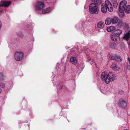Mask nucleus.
Returning <instances> with one entry per match:
<instances>
[{
    "mask_svg": "<svg viewBox=\"0 0 130 130\" xmlns=\"http://www.w3.org/2000/svg\"><path fill=\"white\" fill-rule=\"evenodd\" d=\"M92 2H93L90 4L89 7V11L92 14H97L99 12V8L97 5H99L102 3V0H91Z\"/></svg>",
    "mask_w": 130,
    "mask_h": 130,
    "instance_id": "f257e3e1",
    "label": "nucleus"
},
{
    "mask_svg": "<svg viewBox=\"0 0 130 130\" xmlns=\"http://www.w3.org/2000/svg\"><path fill=\"white\" fill-rule=\"evenodd\" d=\"M101 77L102 80L104 81L107 84L109 83L110 82H112L117 78L116 74L111 72L108 74L105 71L102 73Z\"/></svg>",
    "mask_w": 130,
    "mask_h": 130,
    "instance_id": "f03ea898",
    "label": "nucleus"
},
{
    "mask_svg": "<svg viewBox=\"0 0 130 130\" xmlns=\"http://www.w3.org/2000/svg\"><path fill=\"white\" fill-rule=\"evenodd\" d=\"M126 4V1L124 0L120 2L119 8V11L120 12L123 13L125 11L127 14L130 13V5H128L125 7Z\"/></svg>",
    "mask_w": 130,
    "mask_h": 130,
    "instance_id": "7ed1b4c3",
    "label": "nucleus"
},
{
    "mask_svg": "<svg viewBox=\"0 0 130 130\" xmlns=\"http://www.w3.org/2000/svg\"><path fill=\"white\" fill-rule=\"evenodd\" d=\"M122 32V31L121 30H116L115 33H112L111 35V40L114 41H118V42H119L120 41V36Z\"/></svg>",
    "mask_w": 130,
    "mask_h": 130,
    "instance_id": "20e7f679",
    "label": "nucleus"
},
{
    "mask_svg": "<svg viewBox=\"0 0 130 130\" xmlns=\"http://www.w3.org/2000/svg\"><path fill=\"white\" fill-rule=\"evenodd\" d=\"M24 53L21 52H15L14 54V58L17 61H19L23 59V58Z\"/></svg>",
    "mask_w": 130,
    "mask_h": 130,
    "instance_id": "39448f33",
    "label": "nucleus"
},
{
    "mask_svg": "<svg viewBox=\"0 0 130 130\" xmlns=\"http://www.w3.org/2000/svg\"><path fill=\"white\" fill-rule=\"evenodd\" d=\"M44 3L41 1H38L35 5V8L36 10H42L44 7Z\"/></svg>",
    "mask_w": 130,
    "mask_h": 130,
    "instance_id": "423d86ee",
    "label": "nucleus"
},
{
    "mask_svg": "<svg viewBox=\"0 0 130 130\" xmlns=\"http://www.w3.org/2000/svg\"><path fill=\"white\" fill-rule=\"evenodd\" d=\"M109 56L111 59L121 62L122 61V58L121 57L117 54H115L113 55L111 54H109Z\"/></svg>",
    "mask_w": 130,
    "mask_h": 130,
    "instance_id": "0eeeda50",
    "label": "nucleus"
},
{
    "mask_svg": "<svg viewBox=\"0 0 130 130\" xmlns=\"http://www.w3.org/2000/svg\"><path fill=\"white\" fill-rule=\"evenodd\" d=\"M118 104L120 107L123 109H125L126 108L127 103L126 101L124 100H122L119 101Z\"/></svg>",
    "mask_w": 130,
    "mask_h": 130,
    "instance_id": "6e6552de",
    "label": "nucleus"
},
{
    "mask_svg": "<svg viewBox=\"0 0 130 130\" xmlns=\"http://www.w3.org/2000/svg\"><path fill=\"white\" fill-rule=\"evenodd\" d=\"M10 1H0V7H8L11 4Z\"/></svg>",
    "mask_w": 130,
    "mask_h": 130,
    "instance_id": "1a4fd4ad",
    "label": "nucleus"
},
{
    "mask_svg": "<svg viewBox=\"0 0 130 130\" xmlns=\"http://www.w3.org/2000/svg\"><path fill=\"white\" fill-rule=\"evenodd\" d=\"M116 42H117V44L114 43H110L109 45V47L112 49H117L119 47V46H120V45H119L118 44L120 43V41L119 42H118V41Z\"/></svg>",
    "mask_w": 130,
    "mask_h": 130,
    "instance_id": "9d476101",
    "label": "nucleus"
},
{
    "mask_svg": "<svg viewBox=\"0 0 130 130\" xmlns=\"http://www.w3.org/2000/svg\"><path fill=\"white\" fill-rule=\"evenodd\" d=\"M108 7L104 3L102 4L101 6V11L103 13H106Z\"/></svg>",
    "mask_w": 130,
    "mask_h": 130,
    "instance_id": "9b49d317",
    "label": "nucleus"
},
{
    "mask_svg": "<svg viewBox=\"0 0 130 130\" xmlns=\"http://www.w3.org/2000/svg\"><path fill=\"white\" fill-rule=\"evenodd\" d=\"M110 67L115 71H118L119 69V68L117 66V63H113L111 66Z\"/></svg>",
    "mask_w": 130,
    "mask_h": 130,
    "instance_id": "f8f14e48",
    "label": "nucleus"
},
{
    "mask_svg": "<svg viewBox=\"0 0 130 130\" xmlns=\"http://www.w3.org/2000/svg\"><path fill=\"white\" fill-rule=\"evenodd\" d=\"M105 24L102 21L99 22L97 24L98 27L99 28H102L104 27Z\"/></svg>",
    "mask_w": 130,
    "mask_h": 130,
    "instance_id": "ddd939ff",
    "label": "nucleus"
},
{
    "mask_svg": "<svg viewBox=\"0 0 130 130\" xmlns=\"http://www.w3.org/2000/svg\"><path fill=\"white\" fill-rule=\"evenodd\" d=\"M112 24H115L117 23L118 21L119 18L117 16L114 17L112 19L111 18Z\"/></svg>",
    "mask_w": 130,
    "mask_h": 130,
    "instance_id": "4468645a",
    "label": "nucleus"
},
{
    "mask_svg": "<svg viewBox=\"0 0 130 130\" xmlns=\"http://www.w3.org/2000/svg\"><path fill=\"white\" fill-rule=\"evenodd\" d=\"M105 23L107 25L110 24L111 23H112L111 18L109 17L107 18L105 21Z\"/></svg>",
    "mask_w": 130,
    "mask_h": 130,
    "instance_id": "2eb2a0df",
    "label": "nucleus"
},
{
    "mask_svg": "<svg viewBox=\"0 0 130 130\" xmlns=\"http://www.w3.org/2000/svg\"><path fill=\"white\" fill-rule=\"evenodd\" d=\"M130 37V33L129 31L127 32L123 38L126 40L127 41L129 40Z\"/></svg>",
    "mask_w": 130,
    "mask_h": 130,
    "instance_id": "dca6fc26",
    "label": "nucleus"
},
{
    "mask_svg": "<svg viewBox=\"0 0 130 130\" xmlns=\"http://www.w3.org/2000/svg\"><path fill=\"white\" fill-rule=\"evenodd\" d=\"M52 8L51 7H49L47 8H46L44 10H43L42 13V14H44L46 13H47L50 12Z\"/></svg>",
    "mask_w": 130,
    "mask_h": 130,
    "instance_id": "f3484780",
    "label": "nucleus"
},
{
    "mask_svg": "<svg viewBox=\"0 0 130 130\" xmlns=\"http://www.w3.org/2000/svg\"><path fill=\"white\" fill-rule=\"evenodd\" d=\"M115 28L114 26H111L107 27V28L106 30L108 32H110L113 31Z\"/></svg>",
    "mask_w": 130,
    "mask_h": 130,
    "instance_id": "a211bd4d",
    "label": "nucleus"
},
{
    "mask_svg": "<svg viewBox=\"0 0 130 130\" xmlns=\"http://www.w3.org/2000/svg\"><path fill=\"white\" fill-rule=\"evenodd\" d=\"M70 61L71 62H73L74 63V64H75L77 62L76 60V58L75 57H72L70 58Z\"/></svg>",
    "mask_w": 130,
    "mask_h": 130,
    "instance_id": "6ab92c4d",
    "label": "nucleus"
},
{
    "mask_svg": "<svg viewBox=\"0 0 130 130\" xmlns=\"http://www.w3.org/2000/svg\"><path fill=\"white\" fill-rule=\"evenodd\" d=\"M106 6L108 7L109 6H111V5H112L110 2L107 0H106L105 2V3L104 4Z\"/></svg>",
    "mask_w": 130,
    "mask_h": 130,
    "instance_id": "aec40b11",
    "label": "nucleus"
},
{
    "mask_svg": "<svg viewBox=\"0 0 130 130\" xmlns=\"http://www.w3.org/2000/svg\"><path fill=\"white\" fill-rule=\"evenodd\" d=\"M16 34L17 35L20 37L22 38L23 37V34L21 31L17 32Z\"/></svg>",
    "mask_w": 130,
    "mask_h": 130,
    "instance_id": "412c9836",
    "label": "nucleus"
},
{
    "mask_svg": "<svg viewBox=\"0 0 130 130\" xmlns=\"http://www.w3.org/2000/svg\"><path fill=\"white\" fill-rule=\"evenodd\" d=\"M5 78V75L3 73H0V81L4 80Z\"/></svg>",
    "mask_w": 130,
    "mask_h": 130,
    "instance_id": "4be33fe9",
    "label": "nucleus"
},
{
    "mask_svg": "<svg viewBox=\"0 0 130 130\" xmlns=\"http://www.w3.org/2000/svg\"><path fill=\"white\" fill-rule=\"evenodd\" d=\"M107 9L108 11L110 12H112L113 11V8L112 7V5L111 6L108 7Z\"/></svg>",
    "mask_w": 130,
    "mask_h": 130,
    "instance_id": "5701e85b",
    "label": "nucleus"
},
{
    "mask_svg": "<svg viewBox=\"0 0 130 130\" xmlns=\"http://www.w3.org/2000/svg\"><path fill=\"white\" fill-rule=\"evenodd\" d=\"M124 93L123 91L122 90H119L118 92V93L120 95L123 94Z\"/></svg>",
    "mask_w": 130,
    "mask_h": 130,
    "instance_id": "b1692460",
    "label": "nucleus"
},
{
    "mask_svg": "<svg viewBox=\"0 0 130 130\" xmlns=\"http://www.w3.org/2000/svg\"><path fill=\"white\" fill-rule=\"evenodd\" d=\"M112 4L113 5V6L115 8H117L118 5L117 3H113Z\"/></svg>",
    "mask_w": 130,
    "mask_h": 130,
    "instance_id": "393cba45",
    "label": "nucleus"
},
{
    "mask_svg": "<svg viewBox=\"0 0 130 130\" xmlns=\"http://www.w3.org/2000/svg\"><path fill=\"white\" fill-rule=\"evenodd\" d=\"M5 86V85L4 83H0V87L1 88H4Z\"/></svg>",
    "mask_w": 130,
    "mask_h": 130,
    "instance_id": "a878e982",
    "label": "nucleus"
},
{
    "mask_svg": "<svg viewBox=\"0 0 130 130\" xmlns=\"http://www.w3.org/2000/svg\"><path fill=\"white\" fill-rule=\"evenodd\" d=\"M122 22L121 21H120V22L118 24V25L119 26L121 27L122 26Z\"/></svg>",
    "mask_w": 130,
    "mask_h": 130,
    "instance_id": "bb28decb",
    "label": "nucleus"
},
{
    "mask_svg": "<svg viewBox=\"0 0 130 130\" xmlns=\"http://www.w3.org/2000/svg\"><path fill=\"white\" fill-rule=\"evenodd\" d=\"M112 4H113V3H117V0H112Z\"/></svg>",
    "mask_w": 130,
    "mask_h": 130,
    "instance_id": "cd10ccee",
    "label": "nucleus"
},
{
    "mask_svg": "<svg viewBox=\"0 0 130 130\" xmlns=\"http://www.w3.org/2000/svg\"><path fill=\"white\" fill-rule=\"evenodd\" d=\"M127 69L128 70L130 71V64L128 65L127 67Z\"/></svg>",
    "mask_w": 130,
    "mask_h": 130,
    "instance_id": "c85d7f7f",
    "label": "nucleus"
},
{
    "mask_svg": "<svg viewBox=\"0 0 130 130\" xmlns=\"http://www.w3.org/2000/svg\"><path fill=\"white\" fill-rule=\"evenodd\" d=\"M127 61H128L130 64V58L129 57H128L127 59Z\"/></svg>",
    "mask_w": 130,
    "mask_h": 130,
    "instance_id": "c756f323",
    "label": "nucleus"
},
{
    "mask_svg": "<svg viewBox=\"0 0 130 130\" xmlns=\"http://www.w3.org/2000/svg\"><path fill=\"white\" fill-rule=\"evenodd\" d=\"M88 60L89 61H90L91 60V59L90 57H88Z\"/></svg>",
    "mask_w": 130,
    "mask_h": 130,
    "instance_id": "7c9ffc66",
    "label": "nucleus"
},
{
    "mask_svg": "<svg viewBox=\"0 0 130 130\" xmlns=\"http://www.w3.org/2000/svg\"><path fill=\"white\" fill-rule=\"evenodd\" d=\"M63 86H61L60 87H59V89H62V88H63Z\"/></svg>",
    "mask_w": 130,
    "mask_h": 130,
    "instance_id": "2f4dec72",
    "label": "nucleus"
},
{
    "mask_svg": "<svg viewBox=\"0 0 130 130\" xmlns=\"http://www.w3.org/2000/svg\"><path fill=\"white\" fill-rule=\"evenodd\" d=\"M1 26H2V23H1V22L0 21V29H1Z\"/></svg>",
    "mask_w": 130,
    "mask_h": 130,
    "instance_id": "473e14b6",
    "label": "nucleus"
},
{
    "mask_svg": "<svg viewBox=\"0 0 130 130\" xmlns=\"http://www.w3.org/2000/svg\"><path fill=\"white\" fill-rule=\"evenodd\" d=\"M26 27L27 28H29V27L30 26V25H29V24H27V25H26Z\"/></svg>",
    "mask_w": 130,
    "mask_h": 130,
    "instance_id": "72a5a7b5",
    "label": "nucleus"
},
{
    "mask_svg": "<svg viewBox=\"0 0 130 130\" xmlns=\"http://www.w3.org/2000/svg\"><path fill=\"white\" fill-rule=\"evenodd\" d=\"M3 11L2 10H0V14L1 13H3Z\"/></svg>",
    "mask_w": 130,
    "mask_h": 130,
    "instance_id": "f704fd0d",
    "label": "nucleus"
},
{
    "mask_svg": "<svg viewBox=\"0 0 130 130\" xmlns=\"http://www.w3.org/2000/svg\"><path fill=\"white\" fill-rule=\"evenodd\" d=\"M124 44H123V43H121V44H120V45H120L119 46H120V45H122V46H123Z\"/></svg>",
    "mask_w": 130,
    "mask_h": 130,
    "instance_id": "c9c22d12",
    "label": "nucleus"
},
{
    "mask_svg": "<svg viewBox=\"0 0 130 130\" xmlns=\"http://www.w3.org/2000/svg\"><path fill=\"white\" fill-rule=\"evenodd\" d=\"M2 90L1 88H0V93L1 92H2Z\"/></svg>",
    "mask_w": 130,
    "mask_h": 130,
    "instance_id": "e433bc0d",
    "label": "nucleus"
},
{
    "mask_svg": "<svg viewBox=\"0 0 130 130\" xmlns=\"http://www.w3.org/2000/svg\"><path fill=\"white\" fill-rule=\"evenodd\" d=\"M124 130H127V129H125Z\"/></svg>",
    "mask_w": 130,
    "mask_h": 130,
    "instance_id": "4c0bfd02",
    "label": "nucleus"
}]
</instances>
